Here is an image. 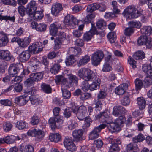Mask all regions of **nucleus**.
Masks as SVG:
<instances>
[{
  "label": "nucleus",
  "mask_w": 152,
  "mask_h": 152,
  "mask_svg": "<svg viewBox=\"0 0 152 152\" xmlns=\"http://www.w3.org/2000/svg\"><path fill=\"white\" fill-rule=\"evenodd\" d=\"M123 14L127 19H129L137 18L142 15L141 12L138 11L133 6L127 7L124 10Z\"/></svg>",
  "instance_id": "obj_1"
},
{
  "label": "nucleus",
  "mask_w": 152,
  "mask_h": 152,
  "mask_svg": "<svg viewBox=\"0 0 152 152\" xmlns=\"http://www.w3.org/2000/svg\"><path fill=\"white\" fill-rule=\"evenodd\" d=\"M91 27L90 30L85 33L83 36V39L84 40L88 41L90 40L93 36L95 34L97 35V37H99L100 39H102L103 36H104V33H98L96 29L95 26L94 25L91 23Z\"/></svg>",
  "instance_id": "obj_2"
},
{
  "label": "nucleus",
  "mask_w": 152,
  "mask_h": 152,
  "mask_svg": "<svg viewBox=\"0 0 152 152\" xmlns=\"http://www.w3.org/2000/svg\"><path fill=\"white\" fill-rule=\"evenodd\" d=\"M79 21L73 15L68 14L66 16L64 20V24L66 27H69L71 28H73L77 25Z\"/></svg>",
  "instance_id": "obj_3"
},
{
  "label": "nucleus",
  "mask_w": 152,
  "mask_h": 152,
  "mask_svg": "<svg viewBox=\"0 0 152 152\" xmlns=\"http://www.w3.org/2000/svg\"><path fill=\"white\" fill-rule=\"evenodd\" d=\"M31 40V39L29 37L20 38L18 37H14L12 39L11 42L17 43L20 47L25 48L29 45Z\"/></svg>",
  "instance_id": "obj_4"
},
{
  "label": "nucleus",
  "mask_w": 152,
  "mask_h": 152,
  "mask_svg": "<svg viewBox=\"0 0 152 152\" xmlns=\"http://www.w3.org/2000/svg\"><path fill=\"white\" fill-rule=\"evenodd\" d=\"M137 43L139 45H145L148 49H151L152 47V39L147 36L141 35L138 38Z\"/></svg>",
  "instance_id": "obj_5"
},
{
  "label": "nucleus",
  "mask_w": 152,
  "mask_h": 152,
  "mask_svg": "<svg viewBox=\"0 0 152 152\" xmlns=\"http://www.w3.org/2000/svg\"><path fill=\"white\" fill-rule=\"evenodd\" d=\"M104 56L103 52L100 50L96 51L92 55L91 61L93 65L97 66L99 65Z\"/></svg>",
  "instance_id": "obj_6"
},
{
  "label": "nucleus",
  "mask_w": 152,
  "mask_h": 152,
  "mask_svg": "<svg viewBox=\"0 0 152 152\" xmlns=\"http://www.w3.org/2000/svg\"><path fill=\"white\" fill-rule=\"evenodd\" d=\"M106 126L105 124H102L95 127L90 133L89 138L90 140H92L98 137L99 134L102 129Z\"/></svg>",
  "instance_id": "obj_7"
},
{
  "label": "nucleus",
  "mask_w": 152,
  "mask_h": 152,
  "mask_svg": "<svg viewBox=\"0 0 152 152\" xmlns=\"http://www.w3.org/2000/svg\"><path fill=\"white\" fill-rule=\"evenodd\" d=\"M27 134L29 136L35 137L38 140L41 141L45 135V132L41 130H37L34 129L28 131Z\"/></svg>",
  "instance_id": "obj_8"
},
{
  "label": "nucleus",
  "mask_w": 152,
  "mask_h": 152,
  "mask_svg": "<svg viewBox=\"0 0 152 152\" xmlns=\"http://www.w3.org/2000/svg\"><path fill=\"white\" fill-rule=\"evenodd\" d=\"M28 50L30 53L34 54L38 53L42 50V43L37 42L35 43H33L29 47Z\"/></svg>",
  "instance_id": "obj_9"
},
{
  "label": "nucleus",
  "mask_w": 152,
  "mask_h": 152,
  "mask_svg": "<svg viewBox=\"0 0 152 152\" xmlns=\"http://www.w3.org/2000/svg\"><path fill=\"white\" fill-rule=\"evenodd\" d=\"M61 24L58 22H56L50 24V33L53 36H56L58 31V29H62Z\"/></svg>",
  "instance_id": "obj_10"
},
{
  "label": "nucleus",
  "mask_w": 152,
  "mask_h": 152,
  "mask_svg": "<svg viewBox=\"0 0 152 152\" xmlns=\"http://www.w3.org/2000/svg\"><path fill=\"white\" fill-rule=\"evenodd\" d=\"M83 132L82 129L75 130L73 131L72 136L76 142L82 141L83 140L84 137H82Z\"/></svg>",
  "instance_id": "obj_11"
},
{
  "label": "nucleus",
  "mask_w": 152,
  "mask_h": 152,
  "mask_svg": "<svg viewBox=\"0 0 152 152\" xmlns=\"http://www.w3.org/2000/svg\"><path fill=\"white\" fill-rule=\"evenodd\" d=\"M37 5L36 2L34 1H31L26 6V10L27 14L29 15L31 14L36 10Z\"/></svg>",
  "instance_id": "obj_12"
},
{
  "label": "nucleus",
  "mask_w": 152,
  "mask_h": 152,
  "mask_svg": "<svg viewBox=\"0 0 152 152\" xmlns=\"http://www.w3.org/2000/svg\"><path fill=\"white\" fill-rule=\"evenodd\" d=\"M62 9V6L61 4L55 3L52 6L51 12L53 15L56 16L59 14Z\"/></svg>",
  "instance_id": "obj_13"
},
{
  "label": "nucleus",
  "mask_w": 152,
  "mask_h": 152,
  "mask_svg": "<svg viewBox=\"0 0 152 152\" xmlns=\"http://www.w3.org/2000/svg\"><path fill=\"white\" fill-rule=\"evenodd\" d=\"M128 85L126 83H124L116 87L115 90V93L117 95H123L128 89Z\"/></svg>",
  "instance_id": "obj_14"
},
{
  "label": "nucleus",
  "mask_w": 152,
  "mask_h": 152,
  "mask_svg": "<svg viewBox=\"0 0 152 152\" xmlns=\"http://www.w3.org/2000/svg\"><path fill=\"white\" fill-rule=\"evenodd\" d=\"M20 69L16 65L12 64L10 66L8 72L10 76L12 77L15 76L20 72Z\"/></svg>",
  "instance_id": "obj_15"
},
{
  "label": "nucleus",
  "mask_w": 152,
  "mask_h": 152,
  "mask_svg": "<svg viewBox=\"0 0 152 152\" xmlns=\"http://www.w3.org/2000/svg\"><path fill=\"white\" fill-rule=\"evenodd\" d=\"M87 113V109L84 106H81L78 108V110L76 115L77 118L80 120L84 119Z\"/></svg>",
  "instance_id": "obj_16"
},
{
  "label": "nucleus",
  "mask_w": 152,
  "mask_h": 152,
  "mask_svg": "<svg viewBox=\"0 0 152 152\" xmlns=\"http://www.w3.org/2000/svg\"><path fill=\"white\" fill-rule=\"evenodd\" d=\"M83 79L86 82L91 81L96 78V75L92 71L89 69Z\"/></svg>",
  "instance_id": "obj_17"
},
{
  "label": "nucleus",
  "mask_w": 152,
  "mask_h": 152,
  "mask_svg": "<svg viewBox=\"0 0 152 152\" xmlns=\"http://www.w3.org/2000/svg\"><path fill=\"white\" fill-rule=\"evenodd\" d=\"M125 112V109L122 106H115L113 108L112 114L114 116L117 117Z\"/></svg>",
  "instance_id": "obj_18"
},
{
  "label": "nucleus",
  "mask_w": 152,
  "mask_h": 152,
  "mask_svg": "<svg viewBox=\"0 0 152 152\" xmlns=\"http://www.w3.org/2000/svg\"><path fill=\"white\" fill-rule=\"evenodd\" d=\"M29 15L35 21H38L41 20L44 16L42 12L40 11H35L31 14H30Z\"/></svg>",
  "instance_id": "obj_19"
},
{
  "label": "nucleus",
  "mask_w": 152,
  "mask_h": 152,
  "mask_svg": "<svg viewBox=\"0 0 152 152\" xmlns=\"http://www.w3.org/2000/svg\"><path fill=\"white\" fill-rule=\"evenodd\" d=\"M10 52L8 50H0V59L9 61L11 59Z\"/></svg>",
  "instance_id": "obj_20"
},
{
  "label": "nucleus",
  "mask_w": 152,
  "mask_h": 152,
  "mask_svg": "<svg viewBox=\"0 0 152 152\" xmlns=\"http://www.w3.org/2000/svg\"><path fill=\"white\" fill-rule=\"evenodd\" d=\"M91 81L92 82V83L89 84L90 90L93 91L96 90L99 88L100 80L99 78L97 77V76H96V78L95 79H94V80H92Z\"/></svg>",
  "instance_id": "obj_21"
},
{
  "label": "nucleus",
  "mask_w": 152,
  "mask_h": 152,
  "mask_svg": "<svg viewBox=\"0 0 152 152\" xmlns=\"http://www.w3.org/2000/svg\"><path fill=\"white\" fill-rule=\"evenodd\" d=\"M26 96H21L15 98V102L20 105H23L28 101V99Z\"/></svg>",
  "instance_id": "obj_22"
},
{
  "label": "nucleus",
  "mask_w": 152,
  "mask_h": 152,
  "mask_svg": "<svg viewBox=\"0 0 152 152\" xmlns=\"http://www.w3.org/2000/svg\"><path fill=\"white\" fill-rule=\"evenodd\" d=\"M100 7V5L98 3H95L88 5L87 7L88 12L92 13L97 10Z\"/></svg>",
  "instance_id": "obj_23"
},
{
  "label": "nucleus",
  "mask_w": 152,
  "mask_h": 152,
  "mask_svg": "<svg viewBox=\"0 0 152 152\" xmlns=\"http://www.w3.org/2000/svg\"><path fill=\"white\" fill-rule=\"evenodd\" d=\"M68 78L69 81V85L71 86L72 83L77 85L78 81V77L72 74H67Z\"/></svg>",
  "instance_id": "obj_24"
},
{
  "label": "nucleus",
  "mask_w": 152,
  "mask_h": 152,
  "mask_svg": "<svg viewBox=\"0 0 152 152\" xmlns=\"http://www.w3.org/2000/svg\"><path fill=\"white\" fill-rule=\"evenodd\" d=\"M44 73L43 72H38L31 74L30 76L35 81L40 80L43 77Z\"/></svg>",
  "instance_id": "obj_25"
},
{
  "label": "nucleus",
  "mask_w": 152,
  "mask_h": 152,
  "mask_svg": "<svg viewBox=\"0 0 152 152\" xmlns=\"http://www.w3.org/2000/svg\"><path fill=\"white\" fill-rule=\"evenodd\" d=\"M69 52L70 53L72 54L73 55L75 56H77L78 55H80L81 53V49L77 47H71L69 49Z\"/></svg>",
  "instance_id": "obj_26"
},
{
  "label": "nucleus",
  "mask_w": 152,
  "mask_h": 152,
  "mask_svg": "<svg viewBox=\"0 0 152 152\" xmlns=\"http://www.w3.org/2000/svg\"><path fill=\"white\" fill-rule=\"evenodd\" d=\"M29 98L31 104L33 105H37L42 102L41 99L37 96H31Z\"/></svg>",
  "instance_id": "obj_27"
},
{
  "label": "nucleus",
  "mask_w": 152,
  "mask_h": 152,
  "mask_svg": "<svg viewBox=\"0 0 152 152\" xmlns=\"http://www.w3.org/2000/svg\"><path fill=\"white\" fill-rule=\"evenodd\" d=\"M49 139L52 142H58L61 140V137L58 133L51 134L49 136Z\"/></svg>",
  "instance_id": "obj_28"
},
{
  "label": "nucleus",
  "mask_w": 152,
  "mask_h": 152,
  "mask_svg": "<svg viewBox=\"0 0 152 152\" xmlns=\"http://www.w3.org/2000/svg\"><path fill=\"white\" fill-rule=\"evenodd\" d=\"M90 60V57L88 55H86L82 57L78 62L77 65L79 67L84 65L87 63Z\"/></svg>",
  "instance_id": "obj_29"
},
{
  "label": "nucleus",
  "mask_w": 152,
  "mask_h": 152,
  "mask_svg": "<svg viewBox=\"0 0 152 152\" xmlns=\"http://www.w3.org/2000/svg\"><path fill=\"white\" fill-rule=\"evenodd\" d=\"M30 53L28 50L23 51L20 55V59L24 61L28 60L30 58Z\"/></svg>",
  "instance_id": "obj_30"
},
{
  "label": "nucleus",
  "mask_w": 152,
  "mask_h": 152,
  "mask_svg": "<svg viewBox=\"0 0 152 152\" xmlns=\"http://www.w3.org/2000/svg\"><path fill=\"white\" fill-rule=\"evenodd\" d=\"M141 32L143 34L142 35L148 36L152 32V28L150 26H143L141 29Z\"/></svg>",
  "instance_id": "obj_31"
},
{
  "label": "nucleus",
  "mask_w": 152,
  "mask_h": 152,
  "mask_svg": "<svg viewBox=\"0 0 152 152\" xmlns=\"http://www.w3.org/2000/svg\"><path fill=\"white\" fill-rule=\"evenodd\" d=\"M143 71L147 74V77L152 76V69L150 66L144 64L142 66Z\"/></svg>",
  "instance_id": "obj_32"
},
{
  "label": "nucleus",
  "mask_w": 152,
  "mask_h": 152,
  "mask_svg": "<svg viewBox=\"0 0 152 152\" xmlns=\"http://www.w3.org/2000/svg\"><path fill=\"white\" fill-rule=\"evenodd\" d=\"M137 103L139 108L141 110L144 109L146 106V101L143 97H139L137 99Z\"/></svg>",
  "instance_id": "obj_33"
},
{
  "label": "nucleus",
  "mask_w": 152,
  "mask_h": 152,
  "mask_svg": "<svg viewBox=\"0 0 152 152\" xmlns=\"http://www.w3.org/2000/svg\"><path fill=\"white\" fill-rule=\"evenodd\" d=\"M108 128L110 131L112 133L118 130L119 127L116 123L110 122L108 126Z\"/></svg>",
  "instance_id": "obj_34"
},
{
  "label": "nucleus",
  "mask_w": 152,
  "mask_h": 152,
  "mask_svg": "<svg viewBox=\"0 0 152 152\" xmlns=\"http://www.w3.org/2000/svg\"><path fill=\"white\" fill-rule=\"evenodd\" d=\"M145 57L144 52L142 51H139L133 55V58L136 60H139L144 58Z\"/></svg>",
  "instance_id": "obj_35"
},
{
  "label": "nucleus",
  "mask_w": 152,
  "mask_h": 152,
  "mask_svg": "<svg viewBox=\"0 0 152 152\" xmlns=\"http://www.w3.org/2000/svg\"><path fill=\"white\" fill-rule=\"evenodd\" d=\"M126 149L127 151H133V152H136L139 151L137 145L135 143H130L128 144Z\"/></svg>",
  "instance_id": "obj_36"
},
{
  "label": "nucleus",
  "mask_w": 152,
  "mask_h": 152,
  "mask_svg": "<svg viewBox=\"0 0 152 152\" xmlns=\"http://www.w3.org/2000/svg\"><path fill=\"white\" fill-rule=\"evenodd\" d=\"M5 142L7 144L13 143L16 139V137L13 135L8 136L4 137Z\"/></svg>",
  "instance_id": "obj_37"
},
{
  "label": "nucleus",
  "mask_w": 152,
  "mask_h": 152,
  "mask_svg": "<svg viewBox=\"0 0 152 152\" xmlns=\"http://www.w3.org/2000/svg\"><path fill=\"white\" fill-rule=\"evenodd\" d=\"M60 66L58 64H54L50 68V71L51 73L54 74L57 73L60 70Z\"/></svg>",
  "instance_id": "obj_38"
},
{
  "label": "nucleus",
  "mask_w": 152,
  "mask_h": 152,
  "mask_svg": "<svg viewBox=\"0 0 152 152\" xmlns=\"http://www.w3.org/2000/svg\"><path fill=\"white\" fill-rule=\"evenodd\" d=\"M75 61L73 55H70L68 56L65 61L66 65L67 66L72 65Z\"/></svg>",
  "instance_id": "obj_39"
},
{
  "label": "nucleus",
  "mask_w": 152,
  "mask_h": 152,
  "mask_svg": "<svg viewBox=\"0 0 152 152\" xmlns=\"http://www.w3.org/2000/svg\"><path fill=\"white\" fill-rule=\"evenodd\" d=\"M89 69L85 68H82L80 69L78 72V75L79 77L82 79L85 77L86 74Z\"/></svg>",
  "instance_id": "obj_40"
},
{
  "label": "nucleus",
  "mask_w": 152,
  "mask_h": 152,
  "mask_svg": "<svg viewBox=\"0 0 152 152\" xmlns=\"http://www.w3.org/2000/svg\"><path fill=\"white\" fill-rule=\"evenodd\" d=\"M135 89L137 91L140 90L143 86V82L139 78L136 79L135 80Z\"/></svg>",
  "instance_id": "obj_41"
},
{
  "label": "nucleus",
  "mask_w": 152,
  "mask_h": 152,
  "mask_svg": "<svg viewBox=\"0 0 152 152\" xmlns=\"http://www.w3.org/2000/svg\"><path fill=\"white\" fill-rule=\"evenodd\" d=\"M94 104L95 105V108L97 110L100 111L102 109L103 104L101 100L99 99H95L94 101Z\"/></svg>",
  "instance_id": "obj_42"
},
{
  "label": "nucleus",
  "mask_w": 152,
  "mask_h": 152,
  "mask_svg": "<svg viewBox=\"0 0 152 152\" xmlns=\"http://www.w3.org/2000/svg\"><path fill=\"white\" fill-rule=\"evenodd\" d=\"M41 87L43 91L45 92L47 94L51 93V88L49 85L43 83L41 85Z\"/></svg>",
  "instance_id": "obj_43"
},
{
  "label": "nucleus",
  "mask_w": 152,
  "mask_h": 152,
  "mask_svg": "<svg viewBox=\"0 0 152 152\" xmlns=\"http://www.w3.org/2000/svg\"><path fill=\"white\" fill-rule=\"evenodd\" d=\"M116 35L114 32H110L107 35V37L110 42L113 43L115 42L116 40Z\"/></svg>",
  "instance_id": "obj_44"
},
{
  "label": "nucleus",
  "mask_w": 152,
  "mask_h": 152,
  "mask_svg": "<svg viewBox=\"0 0 152 152\" xmlns=\"http://www.w3.org/2000/svg\"><path fill=\"white\" fill-rule=\"evenodd\" d=\"M56 117H52L50 118L49 120V123L53 130L56 128Z\"/></svg>",
  "instance_id": "obj_45"
},
{
  "label": "nucleus",
  "mask_w": 152,
  "mask_h": 152,
  "mask_svg": "<svg viewBox=\"0 0 152 152\" xmlns=\"http://www.w3.org/2000/svg\"><path fill=\"white\" fill-rule=\"evenodd\" d=\"M26 123L23 121H20L17 122L16 126L19 130H22L26 128Z\"/></svg>",
  "instance_id": "obj_46"
},
{
  "label": "nucleus",
  "mask_w": 152,
  "mask_h": 152,
  "mask_svg": "<svg viewBox=\"0 0 152 152\" xmlns=\"http://www.w3.org/2000/svg\"><path fill=\"white\" fill-rule=\"evenodd\" d=\"M47 25L46 24L40 23L38 24L36 28V30L39 32H44L46 30Z\"/></svg>",
  "instance_id": "obj_47"
},
{
  "label": "nucleus",
  "mask_w": 152,
  "mask_h": 152,
  "mask_svg": "<svg viewBox=\"0 0 152 152\" xmlns=\"http://www.w3.org/2000/svg\"><path fill=\"white\" fill-rule=\"evenodd\" d=\"M144 139L145 138L143 134L140 133L138 135L133 137L132 140L134 142L136 143L142 142Z\"/></svg>",
  "instance_id": "obj_48"
},
{
  "label": "nucleus",
  "mask_w": 152,
  "mask_h": 152,
  "mask_svg": "<svg viewBox=\"0 0 152 152\" xmlns=\"http://www.w3.org/2000/svg\"><path fill=\"white\" fill-rule=\"evenodd\" d=\"M126 121V118L124 115H121L115 121L116 124H117L119 127L120 125Z\"/></svg>",
  "instance_id": "obj_49"
},
{
  "label": "nucleus",
  "mask_w": 152,
  "mask_h": 152,
  "mask_svg": "<svg viewBox=\"0 0 152 152\" xmlns=\"http://www.w3.org/2000/svg\"><path fill=\"white\" fill-rule=\"evenodd\" d=\"M129 25L132 28L134 27L140 28L141 26V23L139 21H131L129 22Z\"/></svg>",
  "instance_id": "obj_50"
},
{
  "label": "nucleus",
  "mask_w": 152,
  "mask_h": 152,
  "mask_svg": "<svg viewBox=\"0 0 152 152\" xmlns=\"http://www.w3.org/2000/svg\"><path fill=\"white\" fill-rule=\"evenodd\" d=\"M68 127L69 129L72 130L77 126V124L75 122H73L72 120H69L67 123Z\"/></svg>",
  "instance_id": "obj_51"
},
{
  "label": "nucleus",
  "mask_w": 152,
  "mask_h": 152,
  "mask_svg": "<svg viewBox=\"0 0 152 152\" xmlns=\"http://www.w3.org/2000/svg\"><path fill=\"white\" fill-rule=\"evenodd\" d=\"M62 88L61 90L62 92V95L65 99H68L70 98L71 96V93L69 91L66 89H63Z\"/></svg>",
  "instance_id": "obj_52"
},
{
  "label": "nucleus",
  "mask_w": 152,
  "mask_h": 152,
  "mask_svg": "<svg viewBox=\"0 0 152 152\" xmlns=\"http://www.w3.org/2000/svg\"><path fill=\"white\" fill-rule=\"evenodd\" d=\"M8 42V38L4 36L0 39V47L5 46Z\"/></svg>",
  "instance_id": "obj_53"
},
{
  "label": "nucleus",
  "mask_w": 152,
  "mask_h": 152,
  "mask_svg": "<svg viewBox=\"0 0 152 152\" xmlns=\"http://www.w3.org/2000/svg\"><path fill=\"white\" fill-rule=\"evenodd\" d=\"M62 40L57 38L56 39L54 40V49L55 50H57L61 47L62 43Z\"/></svg>",
  "instance_id": "obj_54"
},
{
  "label": "nucleus",
  "mask_w": 152,
  "mask_h": 152,
  "mask_svg": "<svg viewBox=\"0 0 152 152\" xmlns=\"http://www.w3.org/2000/svg\"><path fill=\"white\" fill-rule=\"evenodd\" d=\"M96 25L98 28L101 29L102 27L106 26V23L103 19H99L97 22Z\"/></svg>",
  "instance_id": "obj_55"
},
{
  "label": "nucleus",
  "mask_w": 152,
  "mask_h": 152,
  "mask_svg": "<svg viewBox=\"0 0 152 152\" xmlns=\"http://www.w3.org/2000/svg\"><path fill=\"white\" fill-rule=\"evenodd\" d=\"M130 101L129 96H125L121 100V104L123 105L126 106L128 105L130 103Z\"/></svg>",
  "instance_id": "obj_56"
},
{
  "label": "nucleus",
  "mask_w": 152,
  "mask_h": 152,
  "mask_svg": "<svg viewBox=\"0 0 152 152\" xmlns=\"http://www.w3.org/2000/svg\"><path fill=\"white\" fill-rule=\"evenodd\" d=\"M107 94L106 92L103 90L100 91L97 94V98L99 99H102L105 98L107 96Z\"/></svg>",
  "instance_id": "obj_57"
},
{
  "label": "nucleus",
  "mask_w": 152,
  "mask_h": 152,
  "mask_svg": "<svg viewBox=\"0 0 152 152\" xmlns=\"http://www.w3.org/2000/svg\"><path fill=\"white\" fill-rule=\"evenodd\" d=\"M113 6V13L114 14L118 13L120 10L117 8V3L115 1H113L112 2Z\"/></svg>",
  "instance_id": "obj_58"
},
{
  "label": "nucleus",
  "mask_w": 152,
  "mask_h": 152,
  "mask_svg": "<svg viewBox=\"0 0 152 152\" xmlns=\"http://www.w3.org/2000/svg\"><path fill=\"white\" fill-rule=\"evenodd\" d=\"M95 17V15L92 13L88 14L85 17L84 21L87 23H89L91 22L92 19L94 18Z\"/></svg>",
  "instance_id": "obj_59"
},
{
  "label": "nucleus",
  "mask_w": 152,
  "mask_h": 152,
  "mask_svg": "<svg viewBox=\"0 0 152 152\" xmlns=\"http://www.w3.org/2000/svg\"><path fill=\"white\" fill-rule=\"evenodd\" d=\"M12 127V125L10 123H5L3 125V129L6 132L10 131Z\"/></svg>",
  "instance_id": "obj_60"
},
{
  "label": "nucleus",
  "mask_w": 152,
  "mask_h": 152,
  "mask_svg": "<svg viewBox=\"0 0 152 152\" xmlns=\"http://www.w3.org/2000/svg\"><path fill=\"white\" fill-rule=\"evenodd\" d=\"M34 80L33 79V78H31V76L30 78L26 80L24 84L27 87L32 86L34 83Z\"/></svg>",
  "instance_id": "obj_61"
},
{
  "label": "nucleus",
  "mask_w": 152,
  "mask_h": 152,
  "mask_svg": "<svg viewBox=\"0 0 152 152\" xmlns=\"http://www.w3.org/2000/svg\"><path fill=\"white\" fill-rule=\"evenodd\" d=\"M91 97V95L90 93H85L81 94L80 99L83 101L88 99Z\"/></svg>",
  "instance_id": "obj_62"
},
{
  "label": "nucleus",
  "mask_w": 152,
  "mask_h": 152,
  "mask_svg": "<svg viewBox=\"0 0 152 152\" xmlns=\"http://www.w3.org/2000/svg\"><path fill=\"white\" fill-rule=\"evenodd\" d=\"M40 121L39 118L36 116H33L31 118V123L33 125L38 124Z\"/></svg>",
  "instance_id": "obj_63"
},
{
  "label": "nucleus",
  "mask_w": 152,
  "mask_h": 152,
  "mask_svg": "<svg viewBox=\"0 0 152 152\" xmlns=\"http://www.w3.org/2000/svg\"><path fill=\"white\" fill-rule=\"evenodd\" d=\"M112 69V67L109 64L105 63L103 66L102 70L104 72H108Z\"/></svg>",
  "instance_id": "obj_64"
}]
</instances>
